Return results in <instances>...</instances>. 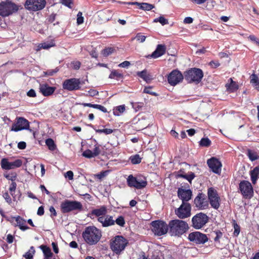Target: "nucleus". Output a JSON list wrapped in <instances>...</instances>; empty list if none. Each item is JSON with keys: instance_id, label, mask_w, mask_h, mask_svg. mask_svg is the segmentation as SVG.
<instances>
[{"instance_id": "obj_1", "label": "nucleus", "mask_w": 259, "mask_h": 259, "mask_svg": "<svg viewBox=\"0 0 259 259\" xmlns=\"http://www.w3.org/2000/svg\"><path fill=\"white\" fill-rule=\"evenodd\" d=\"M84 241L89 245L98 243L102 237L101 231L94 226L87 227L82 233Z\"/></svg>"}, {"instance_id": "obj_2", "label": "nucleus", "mask_w": 259, "mask_h": 259, "mask_svg": "<svg viewBox=\"0 0 259 259\" xmlns=\"http://www.w3.org/2000/svg\"><path fill=\"white\" fill-rule=\"evenodd\" d=\"M169 234L171 236L181 237L189 229L188 223L182 220H172L168 223Z\"/></svg>"}, {"instance_id": "obj_3", "label": "nucleus", "mask_w": 259, "mask_h": 259, "mask_svg": "<svg viewBox=\"0 0 259 259\" xmlns=\"http://www.w3.org/2000/svg\"><path fill=\"white\" fill-rule=\"evenodd\" d=\"M184 79L188 83H199L203 77L202 70L197 68L189 69L184 73Z\"/></svg>"}, {"instance_id": "obj_4", "label": "nucleus", "mask_w": 259, "mask_h": 259, "mask_svg": "<svg viewBox=\"0 0 259 259\" xmlns=\"http://www.w3.org/2000/svg\"><path fill=\"white\" fill-rule=\"evenodd\" d=\"M60 209L62 213L73 211H81L83 209V206L79 201L65 199L61 203Z\"/></svg>"}, {"instance_id": "obj_5", "label": "nucleus", "mask_w": 259, "mask_h": 259, "mask_svg": "<svg viewBox=\"0 0 259 259\" xmlns=\"http://www.w3.org/2000/svg\"><path fill=\"white\" fill-rule=\"evenodd\" d=\"M151 228L155 235L161 236L169 232L168 224L162 220H155L151 224Z\"/></svg>"}, {"instance_id": "obj_6", "label": "nucleus", "mask_w": 259, "mask_h": 259, "mask_svg": "<svg viewBox=\"0 0 259 259\" xmlns=\"http://www.w3.org/2000/svg\"><path fill=\"white\" fill-rule=\"evenodd\" d=\"M19 9L18 6L15 3L6 1L0 3V16L6 17L16 13Z\"/></svg>"}, {"instance_id": "obj_7", "label": "nucleus", "mask_w": 259, "mask_h": 259, "mask_svg": "<svg viewBox=\"0 0 259 259\" xmlns=\"http://www.w3.org/2000/svg\"><path fill=\"white\" fill-rule=\"evenodd\" d=\"M128 244V241L122 236H116L111 242L112 250L116 254H119L124 249Z\"/></svg>"}, {"instance_id": "obj_8", "label": "nucleus", "mask_w": 259, "mask_h": 259, "mask_svg": "<svg viewBox=\"0 0 259 259\" xmlns=\"http://www.w3.org/2000/svg\"><path fill=\"white\" fill-rule=\"evenodd\" d=\"M208 219L206 214L203 212L198 213L192 218V226L195 229H200L208 222Z\"/></svg>"}, {"instance_id": "obj_9", "label": "nucleus", "mask_w": 259, "mask_h": 259, "mask_svg": "<svg viewBox=\"0 0 259 259\" xmlns=\"http://www.w3.org/2000/svg\"><path fill=\"white\" fill-rule=\"evenodd\" d=\"M239 189L245 199H250L253 196V189L251 183L246 180L241 181L239 184Z\"/></svg>"}, {"instance_id": "obj_10", "label": "nucleus", "mask_w": 259, "mask_h": 259, "mask_svg": "<svg viewBox=\"0 0 259 259\" xmlns=\"http://www.w3.org/2000/svg\"><path fill=\"white\" fill-rule=\"evenodd\" d=\"M208 200L211 206L218 209L220 206L221 199L217 191L212 187L209 188L207 190Z\"/></svg>"}, {"instance_id": "obj_11", "label": "nucleus", "mask_w": 259, "mask_h": 259, "mask_svg": "<svg viewBox=\"0 0 259 259\" xmlns=\"http://www.w3.org/2000/svg\"><path fill=\"white\" fill-rule=\"evenodd\" d=\"M191 206L187 202H182V204L177 209H175V213L181 219H184L190 217Z\"/></svg>"}, {"instance_id": "obj_12", "label": "nucleus", "mask_w": 259, "mask_h": 259, "mask_svg": "<svg viewBox=\"0 0 259 259\" xmlns=\"http://www.w3.org/2000/svg\"><path fill=\"white\" fill-rule=\"evenodd\" d=\"M46 4V0H26L24 6L28 10L37 11L43 9Z\"/></svg>"}, {"instance_id": "obj_13", "label": "nucleus", "mask_w": 259, "mask_h": 259, "mask_svg": "<svg viewBox=\"0 0 259 259\" xmlns=\"http://www.w3.org/2000/svg\"><path fill=\"white\" fill-rule=\"evenodd\" d=\"M188 240L197 244H204L208 239L206 234L195 231L190 233L188 237Z\"/></svg>"}, {"instance_id": "obj_14", "label": "nucleus", "mask_w": 259, "mask_h": 259, "mask_svg": "<svg viewBox=\"0 0 259 259\" xmlns=\"http://www.w3.org/2000/svg\"><path fill=\"white\" fill-rule=\"evenodd\" d=\"M80 83L79 79L72 78L64 80L62 86L64 90L72 91L79 90Z\"/></svg>"}, {"instance_id": "obj_15", "label": "nucleus", "mask_w": 259, "mask_h": 259, "mask_svg": "<svg viewBox=\"0 0 259 259\" xmlns=\"http://www.w3.org/2000/svg\"><path fill=\"white\" fill-rule=\"evenodd\" d=\"M195 206L199 209H205L208 207V201L205 194L199 193L194 200Z\"/></svg>"}, {"instance_id": "obj_16", "label": "nucleus", "mask_w": 259, "mask_h": 259, "mask_svg": "<svg viewBox=\"0 0 259 259\" xmlns=\"http://www.w3.org/2000/svg\"><path fill=\"white\" fill-rule=\"evenodd\" d=\"M127 183L128 186L134 187L137 189H141L145 188L147 185L146 181L141 179H138L134 177L132 175H130L127 179Z\"/></svg>"}, {"instance_id": "obj_17", "label": "nucleus", "mask_w": 259, "mask_h": 259, "mask_svg": "<svg viewBox=\"0 0 259 259\" xmlns=\"http://www.w3.org/2000/svg\"><path fill=\"white\" fill-rule=\"evenodd\" d=\"M29 122L25 118L23 117H18L17 118L16 122L13 124L12 131L18 132L23 130H28L32 131L29 128Z\"/></svg>"}, {"instance_id": "obj_18", "label": "nucleus", "mask_w": 259, "mask_h": 259, "mask_svg": "<svg viewBox=\"0 0 259 259\" xmlns=\"http://www.w3.org/2000/svg\"><path fill=\"white\" fill-rule=\"evenodd\" d=\"M184 78V75L180 71L174 70L169 74L167 80L170 85H176L181 82Z\"/></svg>"}, {"instance_id": "obj_19", "label": "nucleus", "mask_w": 259, "mask_h": 259, "mask_svg": "<svg viewBox=\"0 0 259 259\" xmlns=\"http://www.w3.org/2000/svg\"><path fill=\"white\" fill-rule=\"evenodd\" d=\"M2 168L4 169L9 170L20 167L22 165L21 159H17L14 161L10 162L7 158H3L1 162Z\"/></svg>"}, {"instance_id": "obj_20", "label": "nucleus", "mask_w": 259, "mask_h": 259, "mask_svg": "<svg viewBox=\"0 0 259 259\" xmlns=\"http://www.w3.org/2000/svg\"><path fill=\"white\" fill-rule=\"evenodd\" d=\"M208 167L215 174H219L221 172L222 163L215 157H211L207 161Z\"/></svg>"}, {"instance_id": "obj_21", "label": "nucleus", "mask_w": 259, "mask_h": 259, "mask_svg": "<svg viewBox=\"0 0 259 259\" xmlns=\"http://www.w3.org/2000/svg\"><path fill=\"white\" fill-rule=\"evenodd\" d=\"M97 220L102 224L103 227H108L115 224L113 217L110 215L105 214L104 216L98 218Z\"/></svg>"}, {"instance_id": "obj_22", "label": "nucleus", "mask_w": 259, "mask_h": 259, "mask_svg": "<svg viewBox=\"0 0 259 259\" xmlns=\"http://www.w3.org/2000/svg\"><path fill=\"white\" fill-rule=\"evenodd\" d=\"M192 192L190 189L185 190L179 188L178 190V196L183 202L188 201L191 199Z\"/></svg>"}, {"instance_id": "obj_23", "label": "nucleus", "mask_w": 259, "mask_h": 259, "mask_svg": "<svg viewBox=\"0 0 259 259\" xmlns=\"http://www.w3.org/2000/svg\"><path fill=\"white\" fill-rule=\"evenodd\" d=\"M118 3L119 4H127L128 5H137L139 7V8L140 9H142L144 11H149L154 8V5H153L152 4H148V3H140L136 2H118Z\"/></svg>"}, {"instance_id": "obj_24", "label": "nucleus", "mask_w": 259, "mask_h": 259, "mask_svg": "<svg viewBox=\"0 0 259 259\" xmlns=\"http://www.w3.org/2000/svg\"><path fill=\"white\" fill-rule=\"evenodd\" d=\"M166 47L164 45H158L155 50L151 54V55L147 56L148 58L151 57L153 58H157L165 53Z\"/></svg>"}, {"instance_id": "obj_25", "label": "nucleus", "mask_w": 259, "mask_h": 259, "mask_svg": "<svg viewBox=\"0 0 259 259\" xmlns=\"http://www.w3.org/2000/svg\"><path fill=\"white\" fill-rule=\"evenodd\" d=\"M55 90V87H50L47 84H40L39 85L40 92L44 96H49L52 95Z\"/></svg>"}, {"instance_id": "obj_26", "label": "nucleus", "mask_w": 259, "mask_h": 259, "mask_svg": "<svg viewBox=\"0 0 259 259\" xmlns=\"http://www.w3.org/2000/svg\"><path fill=\"white\" fill-rule=\"evenodd\" d=\"M107 213V207L105 205L101 206L98 208L93 209L91 212V214L99 218L104 216Z\"/></svg>"}, {"instance_id": "obj_27", "label": "nucleus", "mask_w": 259, "mask_h": 259, "mask_svg": "<svg viewBox=\"0 0 259 259\" xmlns=\"http://www.w3.org/2000/svg\"><path fill=\"white\" fill-rule=\"evenodd\" d=\"M251 181L253 184H255L259 178V166L255 167L250 171Z\"/></svg>"}, {"instance_id": "obj_28", "label": "nucleus", "mask_w": 259, "mask_h": 259, "mask_svg": "<svg viewBox=\"0 0 259 259\" xmlns=\"http://www.w3.org/2000/svg\"><path fill=\"white\" fill-rule=\"evenodd\" d=\"M44 255V259H50L53 255L51 248L45 245H41L39 246Z\"/></svg>"}, {"instance_id": "obj_29", "label": "nucleus", "mask_w": 259, "mask_h": 259, "mask_svg": "<svg viewBox=\"0 0 259 259\" xmlns=\"http://www.w3.org/2000/svg\"><path fill=\"white\" fill-rule=\"evenodd\" d=\"M137 75L142 78L144 80L146 81L147 82H150L152 79V76L149 74L147 73L146 70H144L142 71H139L137 72Z\"/></svg>"}, {"instance_id": "obj_30", "label": "nucleus", "mask_w": 259, "mask_h": 259, "mask_svg": "<svg viewBox=\"0 0 259 259\" xmlns=\"http://www.w3.org/2000/svg\"><path fill=\"white\" fill-rule=\"evenodd\" d=\"M250 82L257 90L259 91V78L257 75L252 74L250 76Z\"/></svg>"}, {"instance_id": "obj_31", "label": "nucleus", "mask_w": 259, "mask_h": 259, "mask_svg": "<svg viewBox=\"0 0 259 259\" xmlns=\"http://www.w3.org/2000/svg\"><path fill=\"white\" fill-rule=\"evenodd\" d=\"M246 155L251 161H254L259 159V155L256 152L251 149H247Z\"/></svg>"}, {"instance_id": "obj_32", "label": "nucleus", "mask_w": 259, "mask_h": 259, "mask_svg": "<svg viewBox=\"0 0 259 259\" xmlns=\"http://www.w3.org/2000/svg\"><path fill=\"white\" fill-rule=\"evenodd\" d=\"M230 80H231V82L230 83L226 84V87L228 91L230 92H234L238 89V85L232 80V78H230Z\"/></svg>"}, {"instance_id": "obj_33", "label": "nucleus", "mask_w": 259, "mask_h": 259, "mask_svg": "<svg viewBox=\"0 0 259 259\" xmlns=\"http://www.w3.org/2000/svg\"><path fill=\"white\" fill-rule=\"evenodd\" d=\"M123 74L119 73L117 70L112 71L109 76V77L111 79H116L117 80L122 79L123 78Z\"/></svg>"}, {"instance_id": "obj_34", "label": "nucleus", "mask_w": 259, "mask_h": 259, "mask_svg": "<svg viewBox=\"0 0 259 259\" xmlns=\"http://www.w3.org/2000/svg\"><path fill=\"white\" fill-rule=\"evenodd\" d=\"M46 144L48 147L49 149L51 151H54L56 148V146L54 143V141L51 138H48L46 140Z\"/></svg>"}, {"instance_id": "obj_35", "label": "nucleus", "mask_w": 259, "mask_h": 259, "mask_svg": "<svg viewBox=\"0 0 259 259\" xmlns=\"http://www.w3.org/2000/svg\"><path fill=\"white\" fill-rule=\"evenodd\" d=\"M131 162L133 164H139L141 162L142 158L139 154H135L130 157Z\"/></svg>"}, {"instance_id": "obj_36", "label": "nucleus", "mask_w": 259, "mask_h": 259, "mask_svg": "<svg viewBox=\"0 0 259 259\" xmlns=\"http://www.w3.org/2000/svg\"><path fill=\"white\" fill-rule=\"evenodd\" d=\"M211 144V141L208 138H203L199 142V145L202 147H208Z\"/></svg>"}, {"instance_id": "obj_37", "label": "nucleus", "mask_w": 259, "mask_h": 259, "mask_svg": "<svg viewBox=\"0 0 259 259\" xmlns=\"http://www.w3.org/2000/svg\"><path fill=\"white\" fill-rule=\"evenodd\" d=\"M154 22H159L162 25H164L166 24H168V21L167 19L164 18L163 16H160L158 18H156L154 19L153 20Z\"/></svg>"}, {"instance_id": "obj_38", "label": "nucleus", "mask_w": 259, "mask_h": 259, "mask_svg": "<svg viewBox=\"0 0 259 259\" xmlns=\"http://www.w3.org/2000/svg\"><path fill=\"white\" fill-rule=\"evenodd\" d=\"M125 110L124 105L118 106L116 109L114 110L113 113L115 115L119 116L120 114L122 113Z\"/></svg>"}, {"instance_id": "obj_39", "label": "nucleus", "mask_w": 259, "mask_h": 259, "mask_svg": "<svg viewBox=\"0 0 259 259\" xmlns=\"http://www.w3.org/2000/svg\"><path fill=\"white\" fill-rule=\"evenodd\" d=\"M96 133H104L105 135H109L113 133V131L110 128L94 129Z\"/></svg>"}, {"instance_id": "obj_40", "label": "nucleus", "mask_w": 259, "mask_h": 259, "mask_svg": "<svg viewBox=\"0 0 259 259\" xmlns=\"http://www.w3.org/2000/svg\"><path fill=\"white\" fill-rule=\"evenodd\" d=\"M115 223L121 227H123L125 224V220L122 215L119 216L115 220Z\"/></svg>"}, {"instance_id": "obj_41", "label": "nucleus", "mask_w": 259, "mask_h": 259, "mask_svg": "<svg viewBox=\"0 0 259 259\" xmlns=\"http://www.w3.org/2000/svg\"><path fill=\"white\" fill-rule=\"evenodd\" d=\"M114 51V49L112 48H107L104 49L102 51V54L104 57H107L110 55H111Z\"/></svg>"}, {"instance_id": "obj_42", "label": "nucleus", "mask_w": 259, "mask_h": 259, "mask_svg": "<svg viewBox=\"0 0 259 259\" xmlns=\"http://www.w3.org/2000/svg\"><path fill=\"white\" fill-rule=\"evenodd\" d=\"M82 155L83 157L88 158H92L95 157L94 154H93V152L90 149H87L85 150L82 153Z\"/></svg>"}, {"instance_id": "obj_43", "label": "nucleus", "mask_w": 259, "mask_h": 259, "mask_svg": "<svg viewBox=\"0 0 259 259\" xmlns=\"http://www.w3.org/2000/svg\"><path fill=\"white\" fill-rule=\"evenodd\" d=\"M59 69L56 68L55 69L48 70L46 71H44L43 73L44 76H52L58 71Z\"/></svg>"}, {"instance_id": "obj_44", "label": "nucleus", "mask_w": 259, "mask_h": 259, "mask_svg": "<svg viewBox=\"0 0 259 259\" xmlns=\"http://www.w3.org/2000/svg\"><path fill=\"white\" fill-rule=\"evenodd\" d=\"M15 221L17 222V225L19 227L22 225H24L26 223V221L21 218L20 216L18 215L15 217Z\"/></svg>"}, {"instance_id": "obj_45", "label": "nucleus", "mask_w": 259, "mask_h": 259, "mask_svg": "<svg viewBox=\"0 0 259 259\" xmlns=\"http://www.w3.org/2000/svg\"><path fill=\"white\" fill-rule=\"evenodd\" d=\"M214 233L215 234V237L214 238V241L215 242H220L219 240L220 238H221L223 236V233L222 232L218 230L217 231H214Z\"/></svg>"}, {"instance_id": "obj_46", "label": "nucleus", "mask_w": 259, "mask_h": 259, "mask_svg": "<svg viewBox=\"0 0 259 259\" xmlns=\"http://www.w3.org/2000/svg\"><path fill=\"white\" fill-rule=\"evenodd\" d=\"M146 38V36L141 35L140 33H137L136 37H135V38H136L137 40L140 42H144L145 41Z\"/></svg>"}, {"instance_id": "obj_47", "label": "nucleus", "mask_w": 259, "mask_h": 259, "mask_svg": "<svg viewBox=\"0 0 259 259\" xmlns=\"http://www.w3.org/2000/svg\"><path fill=\"white\" fill-rule=\"evenodd\" d=\"M5 177L8 180H11L13 182L16 180V179L17 178V175L15 173H13V174H11V175L8 174V175H5Z\"/></svg>"}, {"instance_id": "obj_48", "label": "nucleus", "mask_w": 259, "mask_h": 259, "mask_svg": "<svg viewBox=\"0 0 259 259\" xmlns=\"http://www.w3.org/2000/svg\"><path fill=\"white\" fill-rule=\"evenodd\" d=\"M101 152L100 149L99 148V145L97 143L96 145H95V148L93 151V154H94V157H96L98 156Z\"/></svg>"}, {"instance_id": "obj_49", "label": "nucleus", "mask_w": 259, "mask_h": 259, "mask_svg": "<svg viewBox=\"0 0 259 259\" xmlns=\"http://www.w3.org/2000/svg\"><path fill=\"white\" fill-rule=\"evenodd\" d=\"M233 225L234 228V235L235 236H237L240 233V226L235 221Z\"/></svg>"}, {"instance_id": "obj_50", "label": "nucleus", "mask_w": 259, "mask_h": 259, "mask_svg": "<svg viewBox=\"0 0 259 259\" xmlns=\"http://www.w3.org/2000/svg\"><path fill=\"white\" fill-rule=\"evenodd\" d=\"M72 68L75 70H78L80 67L81 63L79 61H73L71 63Z\"/></svg>"}, {"instance_id": "obj_51", "label": "nucleus", "mask_w": 259, "mask_h": 259, "mask_svg": "<svg viewBox=\"0 0 259 259\" xmlns=\"http://www.w3.org/2000/svg\"><path fill=\"white\" fill-rule=\"evenodd\" d=\"M195 177V175L194 173L193 172H190L188 174H186V178H185V179L191 183V181L194 179Z\"/></svg>"}, {"instance_id": "obj_52", "label": "nucleus", "mask_w": 259, "mask_h": 259, "mask_svg": "<svg viewBox=\"0 0 259 259\" xmlns=\"http://www.w3.org/2000/svg\"><path fill=\"white\" fill-rule=\"evenodd\" d=\"M77 23L79 25L82 24L83 22L84 18L82 16V13L79 12L77 15Z\"/></svg>"}, {"instance_id": "obj_53", "label": "nucleus", "mask_w": 259, "mask_h": 259, "mask_svg": "<svg viewBox=\"0 0 259 259\" xmlns=\"http://www.w3.org/2000/svg\"><path fill=\"white\" fill-rule=\"evenodd\" d=\"M108 173V171H102L100 172L99 174L96 175V177L98 179L101 180L103 178L105 177Z\"/></svg>"}, {"instance_id": "obj_54", "label": "nucleus", "mask_w": 259, "mask_h": 259, "mask_svg": "<svg viewBox=\"0 0 259 259\" xmlns=\"http://www.w3.org/2000/svg\"><path fill=\"white\" fill-rule=\"evenodd\" d=\"M55 46V44L53 42H51L50 43L48 42H44L41 44V48L44 49H48L52 47H53Z\"/></svg>"}, {"instance_id": "obj_55", "label": "nucleus", "mask_w": 259, "mask_h": 259, "mask_svg": "<svg viewBox=\"0 0 259 259\" xmlns=\"http://www.w3.org/2000/svg\"><path fill=\"white\" fill-rule=\"evenodd\" d=\"M61 3L69 8H71V5L73 4L72 0H61Z\"/></svg>"}, {"instance_id": "obj_56", "label": "nucleus", "mask_w": 259, "mask_h": 259, "mask_svg": "<svg viewBox=\"0 0 259 259\" xmlns=\"http://www.w3.org/2000/svg\"><path fill=\"white\" fill-rule=\"evenodd\" d=\"M94 108L99 109L104 113L107 112V110L106 108L105 107H104L103 106L101 105L95 104Z\"/></svg>"}, {"instance_id": "obj_57", "label": "nucleus", "mask_w": 259, "mask_h": 259, "mask_svg": "<svg viewBox=\"0 0 259 259\" xmlns=\"http://www.w3.org/2000/svg\"><path fill=\"white\" fill-rule=\"evenodd\" d=\"M3 197L5 198L6 201L9 203L10 204L12 202L11 198L8 193V192H5L3 194Z\"/></svg>"}, {"instance_id": "obj_58", "label": "nucleus", "mask_w": 259, "mask_h": 259, "mask_svg": "<svg viewBox=\"0 0 259 259\" xmlns=\"http://www.w3.org/2000/svg\"><path fill=\"white\" fill-rule=\"evenodd\" d=\"M144 93L149 94L150 95L157 96V94L155 92H152L151 91V88L150 87H146L144 90Z\"/></svg>"}, {"instance_id": "obj_59", "label": "nucleus", "mask_w": 259, "mask_h": 259, "mask_svg": "<svg viewBox=\"0 0 259 259\" xmlns=\"http://www.w3.org/2000/svg\"><path fill=\"white\" fill-rule=\"evenodd\" d=\"M212 68H215L220 65V63L218 61H211L209 63Z\"/></svg>"}, {"instance_id": "obj_60", "label": "nucleus", "mask_w": 259, "mask_h": 259, "mask_svg": "<svg viewBox=\"0 0 259 259\" xmlns=\"http://www.w3.org/2000/svg\"><path fill=\"white\" fill-rule=\"evenodd\" d=\"M65 177L72 180L73 179V172L71 170L67 171L65 174Z\"/></svg>"}, {"instance_id": "obj_61", "label": "nucleus", "mask_w": 259, "mask_h": 259, "mask_svg": "<svg viewBox=\"0 0 259 259\" xmlns=\"http://www.w3.org/2000/svg\"><path fill=\"white\" fill-rule=\"evenodd\" d=\"M27 95L29 97H35L36 96L35 91L33 89H30L27 92Z\"/></svg>"}, {"instance_id": "obj_62", "label": "nucleus", "mask_w": 259, "mask_h": 259, "mask_svg": "<svg viewBox=\"0 0 259 259\" xmlns=\"http://www.w3.org/2000/svg\"><path fill=\"white\" fill-rule=\"evenodd\" d=\"M49 210H50V212L51 213V217L52 218L57 216L56 211L55 208L53 206H51L50 207Z\"/></svg>"}, {"instance_id": "obj_63", "label": "nucleus", "mask_w": 259, "mask_h": 259, "mask_svg": "<svg viewBox=\"0 0 259 259\" xmlns=\"http://www.w3.org/2000/svg\"><path fill=\"white\" fill-rule=\"evenodd\" d=\"M26 147V144L25 142H23V141L20 142L18 144V148L19 149L23 150V149H25Z\"/></svg>"}, {"instance_id": "obj_64", "label": "nucleus", "mask_w": 259, "mask_h": 259, "mask_svg": "<svg viewBox=\"0 0 259 259\" xmlns=\"http://www.w3.org/2000/svg\"><path fill=\"white\" fill-rule=\"evenodd\" d=\"M34 254L31 253L30 251H27L25 253V254L23 255V256L25 258V259H32Z\"/></svg>"}]
</instances>
